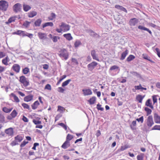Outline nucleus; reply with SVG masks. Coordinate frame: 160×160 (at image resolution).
<instances>
[{
  "instance_id": "nucleus-1",
  "label": "nucleus",
  "mask_w": 160,
  "mask_h": 160,
  "mask_svg": "<svg viewBox=\"0 0 160 160\" xmlns=\"http://www.w3.org/2000/svg\"><path fill=\"white\" fill-rule=\"evenodd\" d=\"M15 140L10 143V145L14 146L18 145L19 143L23 139V137L21 135H18L14 138Z\"/></svg>"
},
{
  "instance_id": "nucleus-2",
  "label": "nucleus",
  "mask_w": 160,
  "mask_h": 160,
  "mask_svg": "<svg viewBox=\"0 0 160 160\" xmlns=\"http://www.w3.org/2000/svg\"><path fill=\"white\" fill-rule=\"evenodd\" d=\"M19 81L25 87L29 85V80L24 76H22L19 77Z\"/></svg>"
},
{
  "instance_id": "nucleus-3",
  "label": "nucleus",
  "mask_w": 160,
  "mask_h": 160,
  "mask_svg": "<svg viewBox=\"0 0 160 160\" xmlns=\"http://www.w3.org/2000/svg\"><path fill=\"white\" fill-rule=\"evenodd\" d=\"M8 7V2L5 0L0 1V9L4 11H6Z\"/></svg>"
},
{
  "instance_id": "nucleus-4",
  "label": "nucleus",
  "mask_w": 160,
  "mask_h": 160,
  "mask_svg": "<svg viewBox=\"0 0 160 160\" xmlns=\"http://www.w3.org/2000/svg\"><path fill=\"white\" fill-rule=\"evenodd\" d=\"M59 55L60 57L63 58L65 60H67L68 58V52L65 49H62L61 50Z\"/></svg>"
},
{
  "instance_id": "nucleus-5",
  "label": "nucleus",
  "mask_w": 160,
  "mask_h": 160,
  "mask_svg": "<svg viewBox=\"0 0 160 160\" xmlns=\"http://www.w3.org/2000/svg\"><path fill=\"white\" fill-rule=\"evenodd\" d=\"M22 5L20 3H17L15 4L12 7L13 11L15 13H17L21 11Z\"/></svg>"
},
{
  "instance_id": "nucleus-6",
  "label": "nucleus",
  "mask_w": 160,
  "mask_h": 160,
  "mask_svg": "<svg viewBox=\"0 0 160 160\" xmlns=\"http://www.w3.org/2000/svg\"><path fill=\"white\" fill-rule=\"evenodd\" d=\"M146 122L149 128L151 127L154 124L152 116H149L146 119Z\"/></svg>"
},
{
  "instance_id": "nucleus-7",
  "label": "nucleus",
  "mask_w": 160,
  "mask_h": 160,
  "mask_svg": "<svg viewBox=\"0 0 160 160\" xmlns=\"http://www.w3.org/2000/svg\"><path fill=\"white\" fill-rule=\"evenodd\" d=\"M59 27L62 29L63 31L64 32L68 31L69 30L70 28V27L68 25L63 22L61 23V25L59 26Z\"/></svg>"
},
{
  "instance_id": "nucleus-8",
  "label": "nucleus",
  "mask_w": 160,
  "mask_h": 160,
  "mask_svg": "<svg viewBox=\"0 0 160 160\" xmlns=\"http://www.w3.org/2000/svg\"><path fill=\"white\" fill-rule=\"evenodd\" d=\"M13 34L24 37L25 35H27L26 34H27V32L24 31L18 30L17 31L13 32Z\"/></svg>"
},
{
  "instance_id": "nucleus-9",
  "label": "nucleus",
  "mask_w": 160,
  "mask_h": 160,
  "mask_svg": "<svg viewBox=\"0 0 160 160\" xmlns=\"http://www.w3.org/2000/svg\"><path fill=\"white\" fill-rule=\"evenodd\" d=\"M97 64L98 63L95 62H93L88 64V70L90 71H92Z\"/></svg>"
},
{
  "instance_id": "nucleus-10",
  "label": "nucleus",
  "mask_w": 160,
  "mask_h": 160,
  "mask_svg": "<svg viewBox=\"0 0 160 160\" xmlns=\"http://www.w3.org/2000/svg\"><path fill=\"white\" fill-rule=\"evenodd\" d=\"M138 22V19L134 18L130 20L129 23L131 26H135Z\"/></svg>"
},
{
  "instance_id": "nucleus-11",
  "label": "nucleus",
  "mask_w": 160,
  "mask_h": 160,
  "mask_svg": "<svg viewBox=\"0 0 160 160\" xmlns=\"http://www.w3.org/2000/svg\"><path fill=\"white\" fill-rule=\"evenodd\" d=\"M12 69L16 73H19L20 69V66L17 64H14L12 67Z\"/></svg>"
},
{
  "instance_id": "nucleus-12",
  "label": "nucleus",
  "mask_w": 160,
  "mask_h": 160,
  "mask_svg": "<svg viewBox=\"0 0 160 160\" xmlns=\"http://www.w3.org/2000/svg\"><path fill=\"white\" fill-rule=\"evenodd\" d=\"M154 119L156 123L160 124V116L158 115L157 113H154Z\"/></svg>"
},
{
  "instance_id": "nucleus-13",
  "label": "nucleus",
  "mask_w": 160,
  "mask_h": 160,
  "mask_svg": "<svg viewBox=\"0 0 160 160\" xmlns=\"http://www.w3.org/2000/svg\"><path fill=\"white\" fill-rule=\"evenodd\" d=\"M84 96H88L91 95L92 92L91 89H83L82 90Z\"/></svg>"
},
{
  "instance_id": "nucleus-14",
  "label": "nucleus",
  "mask_w": 160,
  "mask_h": 160,
  "mask_svg": "<svg viewBox=\"0 0 160 160\" xmlns=\"http://www.w3.org/2000/svg\"><path fill=\"white\" fill-rule=\"evenodd\" d=\"M5 132L9 136H11L13 134V131L12 128H10L7 129L5 131Z\"/></svg>"
},
{
  "instance_id": "nucleus-15",
  "label": "nucleus",
  "mask_w": 160,
  "mask_h": 160,
  "mask_svg": "<svg viewBox=\"0 0 160 160\" xmlns=\"http://www.w3.org/2000/svg\"><path fill=\"white\" fill-rule=\"evenodd\" d=\"M91 54L93 59L98 61H99L98 55L96 54V52L95 50H93L91 51Z\"/></svg>"
},
{
  "instance_id": "nucleus-16",
  "label": "nucleus",
  "mask_w": 160,
  "mask_h": 160,
  "mask_svg": "<svg viewBox=\"0 0 160 160\" xmlns=\"http://www.w3.org/2000/svg\"><path fill=\"white\" fill-rule=\"evenodd\" d=\"M138 28L139 29L141 30H143L147 31L151 35H152V32L149 29L142 25L138 26Z\"/></svg>"
},
{
  "instance_id": "nucleus-17",
  "label": "nucleus",
  "mask_w": 160,
  "mask_h": 160,
  "mask_svg": "<svg viewBox=\"0 0 160 160\" xmlns=\"http://www.w3.org/2000/svg\"><path fill=\"white\" fill-rule=\"evenodd\" d=\"M70 146V142L66 140L62 145L61 147L64 149H66Z\"/></svg>"
},
{
  "instance_id": "nucleus-18",
  "label": "nucleus",
  "mask_w": 160,
  "mask_h": 160,
  "mask_svg": "<svg viewBox=\"0 0 160 160\" xmlns=\"http://www.w3.org/2000/svg\"><path fill=\"white\" fill-rule=\"evenodd\" d=\"M33 96L32 95H29L24 97V100L27 102L30 101L33 99Z\"/></svg>"
},
{
  "instance_id": "nucleus-19",
  "label": "nucleus",
  "mask_w": 160,
  "mask_h": 160,
  "mask_svg": "<svg viewBox=\"0 0 160 160\" xmlns=\"http://www.w3.org/2000/svg\"><path fill=\"white\" fill-rule=\"evenodd\" d=\"M38 34L39 38L41 39H45L47 38V35L45 33L39 32Z\"/></svg>"
},
{
  "instance_id": "nucleus-20",
  "label": "nucleus",
  "mask_w": 160,
  "mask_h": 160,
  "mask_svg": "<svg viewBox=\"0 0 160 160\" xmlns=\"http://www.w3.org/2000/svg\"><path fill=\"white\" fill-rule=\"evenodd\" d=\"M63 36L67 40L69 41H70L73 39L71 35V34L70 33L64 34Z\"/></svg>"
},
{
  "instance_id": "nucleus-21",
  "label": "nucleus",
  "mask_w": 160,
  "mask_h": 160,
  "mask_svg": "<svg viewBox=\"0 0 160 160\" xmlns=\"http://www.w3.org/2000/svg\"><path fill=\"white\" fill-rule=\"evenodd\" d=\"M89 33L90 34V35L92 37H93L96 38H98L99 36L94 31L92 30H90L88 31Z\"/></svg>"
},
{
  "instance_id": "nucleus-22",
  "label": "nucleus",
  "mask_w": 160,
  "mask_h": 160,
  "mask_svg": "<svg viewBox=\"0 0 160 160\" xmlns=\"http://www.w3.org/2000/svg\"><path fill=\"white\" fill-rule=\"evenodd\" d=\"M115 7L116 8L121 10L123 11L126 13H127V10L125 8L122 6L118 5H116L115 6Z\"/></svg>"
},
{
  "instance_id": "nucleus-23",
  "label": "nucleus",
  "mask_w": 160,
  "mask_h": 160,
  "mask_svg": "<svg viewBox=\"0 0 160 160\" xmlns=\"http://www.w3.org/2000/svg\"><path fill=\"white\" fill-rule=\"evenodd\" d=\"M128 51L127 50H126L125 52H123L122 54L121 58H120V59L121 60H123L128 54Z\"/></svg>"
},
{
  "instance_id": "nucleus-24",
  "label": "nucleus",
  "mask_w": 160,
  "mask_h": 160,
  "mask_svg": "<svg viewBox=\"0 0 160 160\" xmlns=\"http://www.w3.org/2000/svg\"><path fill=\"white\" fill-rule=\"evenodd\" d=\"M39 103L38 101H36L31 105L32 108L33 110L36 109L39 105Z\"/></svg>"
},
{
  "instance_id": "nucleus-25",
  "label": "nucleus",
  "mask_w": 160,
  "mask_h": 160,
  "mask_svg": "<svg viewBox=\"0 0 160 160\" xmlns=\"http://www.w3.org/2000/svg\"><path fill=\"white\" fill-rule=\"evenodd\" d=\"M16 17H13L10 18L8 20L7 22H6V24H9L12 22H14L16 20Z\"/></svg>"
},
{
  "instance_id": "nucleus-26",
  "label": "nucleus",
  "mask_w": 160,
  "mask_h": 160,
  "mask_svg": "<svg viewBox=\"0 0 160 160\" xmlns=\"http://www.w3.org/2000/svg\"><path fill=\"white\" fill-rule=\"evenodd\" d=\"M144 96H142L141 95L139 94L137 96L136 98L139 102L142 103V99L144 98Z\"/></svg>"
},
{
  "instance_id": "nucleus-27",
  "label": "nucleus",
  "mask_w": 160,
  "mask_h": 160,
  "mask_svg": "<svg viewBox=\"0 0 160 160\" xmlns=\"http://www.w3.org/2000/svg\"><path fill=\"white\" fill-rule=\"evenodd\" d=\"M10 60L8 56H7L5 58L3 59L2 61V63L6 65H8V62Z\"/></svg>"
},
{
  "instance_id": "nucleus-28",
  "label": "nucleus",
  "mask_w": 160,
  "mask_h": 160,
  "mask_svg": "<svg viewBox=\"0 0 160 160\" xmlns=\"http://www.w3.org/2000/svg\"><path fill=\"white\" fill-rule=\"evenodd\" d=\"M23 10L25 12H27L30 10L31 8L29 5L24 4L23 5Z\"/></svg>"
},
{
  "instance_id": "nucleus-29",
  "label": "nucleus",
  "mask_w": 160,
  "mask_h": 160,
  "mask_svg": "<svg viewBox=\"0 0 160 160\" xmlns=\"http://www.w3.org/2000/svg\"><path fill=\"white\" fill-rule=\"evenodd\" d=\"M37 14V12L35 11L30 12L28 13V16L29 18H32L36 16Z\"/></svg>"
},
{
  "instance_id": "nucleus-30",
  "label": "nucleus",
  "mask_w": 160,
  "mask_h": 160,
  "mask_svg": "<svg viewBox=\"0 0 160 160\" xmlns=\"http://www.w3.org/2000/svg\"><path fill=\"white\" fill-rule=\"evenodd\" d=\"M30 72V69L28 67H25L22 69V73L24 74H28Z\"/></svg>"
},
{
  "instance_id": "nucleus-31",
  "label": "nucleus",
  "mask_w": 160,
  "mask_h": 160,
  "mask_svg": "<svg viewBox=\"0 0 160 160\" xmlns=\"http://www.w3.org/2000/svg\"><path fill=\"white\" fill-rule=\"evenodd\" d=\"M96 100V98L95 97H92L88 101L90 104H93L95 103Z\"/></svg>"
},
{
  "instance_id": "nucleus-32",
  "label": "nucleus",
  "mask_w": 160,
  "mask_h": 160,
  "mask_svg": "<svg viewBox=\"0 0 160 160\" xmlns=\"http://www.w3.org/2000/svg\"><path fill=\"white\" fill-rule=\"evenodd\" d=\"M42 22V20L41 19H37L34 22V24L36 26H40Z\"/></svg>"
},
{
  "instance_id": "nucleus-33",
  "label": "nucleus",
  "mask_w": 160,
  "mask_h": 160,
  "mask_svg": "<svg viewBox=\"0 0 160 160\" xmlns=\"http://www.w3.org/2000/svg\"><path fill=\"white\" fill-rule=\"evenodd\" d=\"M150 99H148L146 102L145 105L146 106L149 107L153 109V107L150 103Z\"/></svg>"
},
{
  "instance_id": "nucleus-34",
  "label": "nucleus",
  "mask_w": 160,
  "mask_h": 160,
  "mask_svg": "<svg viewBox=\"0 0 160 160\" xmlns=\"http://www.w3.org/2000/svg\"><path fill=\"white\" fill-rule=\"evenodd\" d=\"M135 58V57L134 55H130L127 58L126 60L127 61L129 62L134 59Z\"/></svg>"
},
{
  "instance_id": "nucleus-35",
  "label": "nucleus",
  "mask_w": 160,
  "mask_h": 160,
  "mask_svg": "<svg viewBox=\"0 0 160 160\" xmlns=\"http://www.w3.org/2000/svg\"><path fill=\"white\" fill-rule=\"evenodd\" d=\"M53 25V23L52 22H47L45 23L42 25V27L43 28H45V27L48 26H50L51 27H52Z\"/></svg>"
},
{
  "instance_id": "nucleus-36",
  "label": "nucleus",
  "mask_w": 160,
  "mask_h": 160,
  "mask_svg": "<svg viewBox=\"0 0 160 160\" xmlns=\"http://www.w3.org/2000/svg\"><path fill=\"white\" fill-rule=\"evenodd\" d=\"M142 57L143 58H144L146 60H148L150 61V62H153L152 61V60H151L150 57H149L147 54H143L142 55Z\"/></svg>"
},
{
  "instance_id": "nucleus-37",
  "label": "nucleus",
  "mask_w": 160,
  "mask_h": 160,
  "mask_svg": "<svg viewBox=\"0 0 160 160\" xmlns=\"http://www.w3.org/2000/svg\"><path fill=\"white\" fill-rule=\"evenodd\" d=\"M82 44L81 42L79 40H76L74 43V45L75 48L78 47Z\"/></svg>"
},
{
  "instance_id": "nucleus-38",
  "label": "nucleus",
  "mask_w": 160,
  "mask_h": 160,
  "mask_svg": "<svg viewBox=\"0 0 160 160\" xmlns=\"http://www.w3.org/2000/svg\"><path fill=\"white\" fill-rule=\"evenodd\" d=\"M12 108L8 109L6 107H4L2 108V110L5 112L8 113L10 112L12 110Z\"/></svg>"
},
{
  "instance_id": "nucleus-39",
  "label": "nucleus",
  "mask_w": 160,
  "mask_h": 160,
  "mask_svg": "<svg viewBox=\"0 0 160 160\" xmlns=\"http://www.w3.org/2000/svg\"><path fill=\"white\" fill-rule=\"evenodd\" d=\"M144 156V154L143 153H141L138 155L137 156V160H143Z\"/></svg>"
},
{
  "instance_id": "nucleus-40",
  "label": "nucleus",
  "mask_w": 160,
  "mask_h": 160,
  "mask_svg": "<svg viewBox=\"0 0 160 160\" xmlns=\"http://www.w3.org/2000/svg\"><path fill=\"white\" fill-rule=\"evenodd\" d=\"M145 110L147 112V116H148L152 112V110L149 109V108L148 107H145Z\"/></svg>"
},
{
  "instance_id": "nucleus-41",
  "label": "nucleus",
  "mask_w": 160,
  "mask_h": 160,
  "mask_svg": "<svg viewBox=\"0 0 160 160\" xmlns=\"http://www.w3.org/2000/svg\"><path fill=\"white\" fill-rule=\"evenodd\" d=\"M17 112L15 110H14L11 113V116L12 118H15L17 115Z\"/></svg>"
},
{
  "instance_id": "nucleus-42",
  "label": "nucleus",
  "mask_w": 160,
  "mask_h": 160,
  "mask_svg": "<svg viewBox=\"0 0 160 160\" xmlns=\"http://www.w3.org/2000/svg\"><path fill=\"white\" fill-rule=\"evenodd\" d=\"M130 146L128 145H125L124 146H122L121 148V150L123 151L127 149L130 148Z\"/></svg>"
},
{
  "instance_id": "nucleus-43",
  "label": "nucleus",
  "mask_w": 160,
  "mask_h": 160,
  "mask_svg": "<svg viewBox=\"0 0 160 160\" xmlns=\"http://www.w3.org/2000/svg\"><path fill=\"white\" fill-rule=\"evenodd\" d=\"M71 81V79H69L63 82L62 84V86L64 87L66 86L68 84L69 82Z\"/></svg>"
},
{
  "instance_id": "nucleus-44",
  "label": "nucleus",
  "mask_w": 160,
  "mask_h": 160,
  "mask_svg": "<svg viewBox=\"0 0 160 160\" xmlns=\"http://www.w3.org/2000/svg\"><path fill=\"white\" fill-rule=\"evenodd\" d=\"M11 95L13 97L14 100L16 102H19V100L18 98L13 93H11Z\"/></svg>"
},
{
  "instance_id": "nucleus-45",
  "label": "nucleus",
  "mask_w": 160,
  "mask_h": 160,
  "mask_svg": "<svg viewBox=\"0 0 160 160\" xmlns=\"http://www.w3.org/2000/svg\"><path fill=\"white\" fill-rule=\"evenodd\" d=\"M4 117L0 112V122H3L4 121Z\"/></svg>"
},
{
  "instance_id": "nucleus-46",
  "label": "nucleus",
  "mask_w": 160,
  "mask_h": 160,
  "mask_svg": "<svg viewBox=\"0 0 160 160\" xmlns=\"http://www.w3.org/2000/svg\"><path fill=\"white\" fill-rule=\"evenodd\" d=\"M22 105L24 109H27L29 110L30 109L29 106L28 104L25 103H22Z\"/></svg>"
},
{
  "instance_id": "nucleus-47",
  "label": "nucleus",
  "mask_w": 160,
  "mask_h": 160,
  "mask_svg": "<svg viewBox=\"0 0 160 160\" xmlns=\"http://www.w3.org/2000/svg\"><path fill=\"white\" fill-rule=\"evenodd\" d=\"M73 138V137L72 135L68 134L66 137V140L69 141L71 140Z\"/></svg>"
},
{
  "instance_id": "nucleus-48",
  "label": "nucleus",
  "mask_w": 160,
  "mask_h": 160,
  "mask_svg": "<svg viewBox=\"0 0 160 160\" xmlns=\"http://www.w3.org/2000/svg\"><path fill=\"white\" fill-rule=\"evenodd\" d=\"M152 130H160V125H155L152 128Z\"/></svg>"
},
{
  "instance_id": "nucleus-49",
  "label": "nucleus",
  "mask_w": 160,
  "mask_h": 160,
  "mask_svg": "<svg viewBox=\"0 0 160 160\" xmlns=\"http://www.w3.org/2000/svg\"><path fill=\"white\" fill-rule=\"evenodd\" d=\"M32 122L35 124L36 125L42 123V122L41 121L37 120L35 119H33L32 120Z\"/></svg>"
},
{
  "instance_id": "nucleus-50",
  "label": "nucleus",
  "mask_w": 160,
  "mask_h": 160,
  "mask_svg": "<svg viewBox=\"0 0 160 160\" xmlns=\"http://www.w3.org/2000/svg\"><path fill=\"white\" fill-rule=\"evenodd\" d=\"M101 105L98 103L97 105V108L98 110L103 111L104 110V108H103L101 107Z\"/></svg>"
},
{
  "instance_id": "nucleus-51",
  "label": "nucleus",
  "mask_w": 160,
  "mask_h": 160,
  "mask_svg": "<svg viewBox=\"0 0 160 160\" xmlns=\"http://www.w3.org/2000/svg\"><path fill=\"white\" fill-rule=\"evenodd\" d=\"M59 37L55 36L52 38V40L54 42H56L58 41V39H59Z\"/></svg>"
},
{
  "instance_id": "nucleus-52",
  "label": "nucleus",
  "mask_w": 160,
  "mask_h": 160,
  "mask_svg": "<svg viewBox=\"0 0 160 160\" xmlns=\"http://www.w3.org/2000/svg\"><path fill=\"white\" fill-rule=\"evenodd\" d=\"M28 142V141H26L25 140L20 145V147L21 148L23 147H24L25 145L27 144Z\"/></svg>"
},
{
  "instance_id": "nucleus-53",
  "label": "nucleus",
  "mask_w": 160,
  "mask_h": 160,
  "mask_svg": "<svg viewBox=\"0 0 160 160\" xmlns=\"http://www.w3.org/2000/svg\"><path fill=\"white\" fill-rule=\"evenodd\" d=\"M58 125L62 127H63L65 130H67V126L63 123H60L58 124Z\"/></svg>"
},
{
  "instance_id": "nucleus-54",
  "label": "nucleus",
  "mask_w": 160,
  "mask_h": 160,
  "mask_svg": "<svg viewBox=\"0 0 160 160\" xmlns=\"http://www.w3.org/2000/svg\"><path fill=\"white\" fill-rule=\"evenodd\" d=\"M30 23V22L26 21L23 23V25L26 27H28Z\"/></svg>"
},
{
  "instance_id": "nucleus-55",
  "label": "nucleus",
  "mask_w": 160,
  "mask_h": 160,
  "mask_svg": "<svg viewBox=\"0 0 160 160\" xmlns=\"http://www.w3.org/2000/svg\"><path fill=\"white\" fill-rule=\"evenodd\" d=\"M136 120L138 122H141L142 123L143 122V116H142L139 118H137L136 119Z\"/></svg>"
},
{
  "instance_id": "nucleus-56",
  "label": "nucleus",
  "mask_w": 160,
  "mask_h": 160,
  "mask_svg": "<svg viewBox=\"0 0 160 160\" xmlns=\"http://www.w3.org/2000/svg\"><path fill=\"white\" fill-rule=\"evenodd\" d=\"M66 77V75H63L62 76V77L61 78H60L59 80V81L57 82V84H59L60 82L65 78Z\"/></svg>"
},
{
  "instance_id": "nucleus-57",
  "label": "nucleus",
  "mask_w": 160,
  "mask_h": 160,
  "mask_svg": "<svg viewBox=\"0 0 160 160\" xmlns=\"http://www.w3.org/2000/svg\"><path fill=\"white\" fill-rule=\"evenodd\" d=\"M118 66H116V65H114V66H112V67H111L110 69V70H114L116 69H118Z\"/></svg>"
},
{
  "instance_id": "nucleus-58",
  "label": "nucleus",
  "mask_w": 160,
  "mask_h": 160,
  "mask_svg": "<svg viewBox=\"0 0 160 160\" xmlns=\"http://www.w3.org/2000/svg\"><path fill=\"white\" fill-rule=\"evenodd\" d=\"M156 97V95H153L152 96V100L154 104L157 102V99Z\"/></svg>"
},
{
  "instance_id": "nucleus-59",
  "label": "nucleus",
  "mask_w": 160,
  "mask_h": 160,
  "mask_svg": "<svg viewBox=\"0 0 160 160\" xmlns=\"http://www.w3.org/2000/svg\"><path fill=\"white\" fill-rule=\"evenodd\" d=\"M39 145V144L38 143L35 142L34 143L33 146L32 148V149L34 150H36V147Z\"/></svg>"
},
{
  "instance_id": "nucleus-60",
  "label": "nucleus",
  "mask_w": 160,
  "mask_h": 160,
  "mask_svg": "<svg viewBox=\"0 0 160 160\" xmlns=\"http://www.w3.org/2000/svg\"><path fill=\"white\" fill-rule=\"evenodd\" d=\"M6 56V53L3 52H0V58H2Z\"/></svg>"
},
{
  "instance_id": "nucleus-61",
  "label": "nucleus",
  "mask_w": 160,
  "mask_h": 160,
  "mask_svg": "<svg viewBox=\"0 0 160 160\" xmlns=\"http://www.w3.org/2000/svg\"><path fill=\"white\" fill-rule=\"evenodd\" d=\"M45 89H47L48 90H51V85L49 84H47L45 87Z\"/></svg>"
},
{
  "instance_id": "nucleus-62",
  "label": "nucleus",
  "mask_w": 160,
  "mask_h": 160,
  "mask_svg": "<svg viewBox=\"0 0 160 160\" xmlns=\"http://www.w3.org/2000/svg\"><path fill=\"white\" fill-rule=\"evenodd\" d=\"M58 92L63 93V92L64 89L62 87H59L58 88Z\"/></svg>"
},
{
  "instance_id": "nucleus-63",
  "label": "nucleus",
  "mask_w": 160,
  "mask_h": 160,
  "mask_svg": "<svg viewBox=\"0 0 160 160\" xmlns=\"http://www.w3.org/2000/svg\"><path fill=\"white\" fill-rule=\"evenodd\" d=\"M142 86L141 84H139L138 86H135L134 87L135 88L136 90H140L142 89Z\"/></svg>"
},
{
  "instance_id": "nucleus-64",
  "label": "nucleus",
  "mask_w": 160,
  "mask_h": 160,
  "mask_svg": "<svg viewBox=\"0 0 160 160\" xmlns=\"http://www.w3.org/2000/svg\"><path fill=\"white\" fill-rule=\"evenodd\" d=\"M22 120L25 122H28V119L24 116H23Z\"/></svg>"
}]
</instances>
